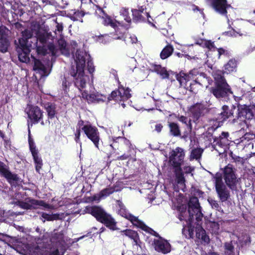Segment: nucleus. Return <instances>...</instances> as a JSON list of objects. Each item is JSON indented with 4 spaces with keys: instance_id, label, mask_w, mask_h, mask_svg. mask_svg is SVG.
<instances>
[{
    "instance_id": "33",
    "label": "nucleus",
    "mask_w": 255,
    "mask_h": 255,
    "mask_svg": "<svg viewBox=\"0 0 255 255\" xmlns=\"http://www.w3.org/2000/svg\"><path fill=\"white\" fill-rule=\"evenodd\" d=\"M45 109L48 113V117L53 118L55 114V106L51 103H47L45 105Z\"/></svg>"
},
{
    "instance_id": "60",
    "label": "nucleus",
    "mask_w": 255,
    "mask_h": 255,
    "mask_svg": "<svg viewBox=\"0 0 255 255\" xmlns=\"http://www.w3.org/2000/svg\"><path fill=\"white\" fill-rule=\"evenodd\" d=\"M188 232H189V235L191 237L192 236V235H193V230L191 227V224H188Z\"/></svg>"
},
{
    "instance_id": "17",
    "label": "nucleus",
    "mask_w": 255,
    "mask_h": 255,
    "mask_svg": "<svg viewBox=\"0 0 255 255\" xmlns=\"http://www.w3.org/2000/svg\"><path fill=\"white\" fill-rule=\"evenodd\" d=\"M29 118L38 122L42 118V112L38 107H30L27 112Z\"/></svg>"
},
{
    "instance_id": "8",
    "label": "nucleus",
    "mask_w": 255,
    "mask_h": 255,
    "mask_svg": "<svg viewBox=\"0 0 255 255\" xmlns=\"http://www.w3.org/2000/svg\"><path fill=\"white\" fill-rule=\"evenodd\" d=\"M211 92L217 98H225L232 94L229 86L227 83L215 85L211 90Z\"/></svg>"
},
{
    "instance_id": "20",
    "label": "nucleus",
    "mask_w": 255,
    "mask_h": 255,
    "mask_svg": "<svg viewBox=\"0 0 255 255\" xmlns=\"http://www.w3.org/2000/svg\"><path fill=\"white\" fill-rule=\"evenodd\" d=\"M174 169L175 182L179 185L180 189L183 190L185 187V178L182 172L181 168H179V169H178V168H176Z\"/></svg>"
},
{
    "instance_id": "37",
    "label": "nucleus",
    "mask_w": 255,
    "mask_h": 255,
    "mask_svg": "<svg viewBox=\"0 0 255 255\" xmlns=\"http://www.w3.org/2000/svg\"><path fill=\"white\" fill-rule=\"evenodd\" d=\"M9 46L8 40L5 37L0 38V51L5 52Z\"/></svg>"
},
{
    "instance_id": "64",
    "label": "nucleus",
    "mask_w": 255,
    "mask_h": 255,
    "mask_svg": "<svg viewBox=\"0 0 255 255\" xmlns=\"http://www.w3.org/2000/svg\"><path fill=\"white\" fill-rule=\"evenodd\" d=\"M138 10H139L140 12L141 13L143 12L144 8L143 7V6H141L139 8Z\"/></svg>"
},
{
    "instance_id": "32",
    "label": "nucleus",
    "mask_w": 255,
    "mask_h": 255,
    "mask_svg": "<svg viewBox=\"0 0 255 255\" xmlns=\"http://www.w3.org/2000/svg\"><path fill=\"white\" fill-rule=\"evenodd\" d=\"M203 151V150L200 148H196L192 149L190 156V160H192L194 159L197 160L200 159Z\"/></svg>"
},
{
    "instance_id": "25",
    "label": "nucleus",
    "mask_w": 255,
    "mask_h": 255,
    "mask_svg": "<svg viewBox=\"0 0 255 255\" xmlns=\"http://www.w3.org/2000/svg\"><path fill=\"white\" fill-rule=\"evenodd\" d=\"M52 37V36L50 32L44 30L39 31L37 34L36 40H38L42 44H45L48 39Z\"/></svg>"
},
{
    "instance_id": "45",
    "label": "nucleus",
    "mask_w": 255,
    "mask_h": 255,
    "mask_svg": "<svg viewBox=\"0 0 255 255\" xmlns=\"http://www.w3.org/2000/svg\"><path fill=\"white\" fill-rule=\"evenodd\" d=\"M108 99L109 101L112 99L115 100L116 101L120 100V98L119 96L118 90L113 91Z\"/></svg>"
},
{
    "instance_id": "13",
    "label": "nucleus",
    "mask_w": 255,
    "mask_h": 255,
    "mask_svg": "<svg viewBox=\"0 0 255 255\" xmlns=\"http://www.w3.org/2000/svg\"><path fill=\"white\" fill-rule=\"evenodd\" d=\"M154 245L155 250L158 252L167 254L171 251V246L169 243L161 238L158 240H154Z\"/></svg>"
},
{
    "instance_id": "53",
    "label": "nucleus",
    "mask_w": 255,
    "mask_h": 255,
    "mask_svg": "<svg viewBox=\"0 0 255 255\" xmlns=\"http://www.w3.org/2000/svg\"><path fill=\"white\" fill-rule=\"evenodd\" d=\"M205 46L209 49H211L214 47L213 43L210 41H206L205 42Z\"/></svg>"
},
{
    "instance_id": "63",
    "label": "nucleus",
    "mask_w": 255,
    "mask_h": 255,
    "mask_svg": "<svg viewBox=\"0 0 255 255\" xmlns=\"http://www.w3.org/2000/svg\"><path fill=\"white\" fill-rule=\"evenodd\" d=\"M206 255H219L218 254L215 252H210L207 254Z\"/></svg>"
},
{
    "instance_id": "30",
    "label": "nucleus",
    "mask_w": 255,
    "mask_h": 255,
    "mask_svg": "<svg viewBox=\"0 0 255 255\" xmlns=\"http://www.w3.org/2000/svg\"><path fill=\"white\" fill-rule=\"evenodd\" d=\"M173 51V48L171 45L166 46L160 53V58L165 59L169 57Z\"/></svg>"
},
{
    "instance_id": "41",
    "label": "nucleus",
    "mask_w": 255,
    "mask_h": 255,
    "mask_svg": "<svg viewBox=\"0 0 255 255\" xmlns=\"http://www.w3.org/2000/svg\"><path fill=\"white\" fill-rule=\"evenodd\" d=\"M104 22L105 25H110V26H111L112 27H113L114 28H115L117 26V22L116 21H114L113 20H112L109 16H107L105 18Z\"/></svg>"
},
{
    "instance_id": "48",
    "label": "nucleus",
    "mask_w": 255,
    "mask_h": 255,
    "mask_svg": "<svg viewBox=\"0 0 255 255\" xmlns=\"http://www.w3.org/2000/svg\"><path fill=\"white\" fill-rule=\"evenodd\" d=\"M48 48L50 52L52 55H56L57 54V50L55 46L53 44H50L48 45Z\"/></svg>"
},
{
    "instance_id": "49",
    "label": "nucleus",
    "mask_w": 255,
    "mask_h": 255,
    "mask_svg": "<svg viewBox=\"0 0 255 255\" xmlns=\"http://www.w3.org/2000/svg\"><path fill=\"white\" fill-rule=\"evenodd\" d=\"M37 50L39 53L45 55L47 53V49L45 46H37Z\"/></svg>"
},
{
    "instance_id": "55",
    "label": "nucleus",
    "mask_w": 255,
    "mask_h": 255,
    "mask_svg": "<svg viewBox=\"0 0 255 255\" xmlns=\"http://www.w3.org/2000/svg\"><path fill=\"white\" fill-rule=\"evenodd\" d=\"M56 23H57V25H56V30L59 32H61L63 30V25L62 23H58V22H56Z\"/></svg>"
},
{
    "instance_id": "14",
    "label": "nucleus",
    "mask_w": 255,
    "mask_h": 255,
    "mask_svg": "<svg viewBox=\"0 0 255 255\" xmlns=\"http://www.w3.org/2000/svg\"><path fill=\"white\" fill-rule=\"evenodd\" d=\"M122 211H121V214L124 216L126 218L128 219L135 226L140 228L141 229L146 231L147 232H150V231L154 232L155 234H157L154 231L151 230L150 228H148L147 226H146L142 221L138 220V219L129 214V213H125L124 215L122 214Z\"/></svg>"
},
{
    "instance_id": "5",
    "label": "nucleus",
    "mask_w": 255,
    "mask_h": 255,
    "mask_svg": "<svg viewBox=\"0 0 255 255\" xmlns=\"http://www.w3.org/2000/svg\"><path fill=\"white\" fill-rule=\"evenodd\" d=\"M185 157V152L183 149L180 147H176L173 149L170 153L169 157V164L174 168H181V165L183 162Z\"/></svg>"
},
{
    "instance_id": "19",
    "label": "nucleus",
    "mask_w": 255,
    "mask_h": 255,
    "mask_svg": "<svg viewBox=\"0 0 255 255\" xmlns=\"http://www.w3.org/2000/svg\"><path fill=\"white\" fill-rule=\"evenodd\" d=\"M205 79V74L201 73L199 74V76L192 83L190 84L189 87H187V89L190 91L196 93L198 91V89L200 87L199 81H202V79Z\"/></svg>"
},
{
    "instance_id": "9",
    "label": "nucleus",
    "mask_w": 255,
    "mask_h": 255,
    "mask_svg": "<svg viewBox=\"0 0 255 255\" xmlns=\"http://www.w3.org/2000/svg\"><path fill=\"white\" fill-rule=\"evenodd\" d=\"M82 129L87 137L94 143L95 145L98 148L100 136L97 128L92 127L90 125H88L84 126L82 128Z\"/></svg>"
},
{
    "instance_id": "26",
    "label": "nucleus",
    "mask_w": 255,
    "mask_h": 255,
    "mask_svg": "<svg viewBox=\"0 0 255 255\" xmlns=\"http://www.w3.org/2000/svg\"><path fill=\"white\" fill-rule=\"evenodd\" d=\"M106 97L99 93H94L90 94L89 98V103H99L100 102H104L106 100Z\"/></svg>"
},
{
    "instance_id": "31",
    "label": "nucleus",
    "mask_w": 255,
    "mask_h": 255,
    "mask_svg": "<svg viewBox=\"0 0 255 255\" xmlns=\"http://www.w3.org/2000/svg\"><path fill=\"white\" fill-rule=\"evenodd\" d=\"M196 235L199 239H201L205 242H209V237L206 235L205 231L202 228H198L196 229Z\"/></svg>"
},
{
    "instance_id": "43",
    "label": "nucleus",
    "mask_w": 255,
    "mask_h": 255,
    "mask_svg": "<svg viewBox=\"0 0 255 255\" xmlns=\"http://www.w3.org/2000/svg\"><path fill=\"white\" fill-rule=\"evenodd\" d=\"M63 239V235L61 233H55L53 235L51 241L53 242H59Z\"/></svg>"
},
{
    "instance_id": "4",
    "label": "nucleus",
    "mask_w": 255,
    "mask_h": 255,
    "mask_svg": "<svg viewBox=\"0 0 255 255\" xmlns=\"http://www.w3.org/2000/svg\"><path fill=\"white\" fill-rule=\"evenodd\" d=\"M88 210V212L94 216L98 221L104 224L111 230H116V223L115 220L103 209L94 206L89 208Z\"/></svg>"
},
{
    "instance_id": "22",
    "label": "nucleus",
    "mask_w": 255,
    "mask_h": 255,
    "mask_svg": "<svg viewBox=\"0 0 255 255\" xmlns=\"http://www.w3.org/2000/svg\"><path fill=\"white\" fill-rule=\"evenodd\" d=\"M34 66L33 70L37 71L42 76H47L48 73L47 72V69L45 66L42 64L40 61L35 58H33Z\"/></svg>"
},
{
    "instance_id": "21",
    "label": "nucleus",
    "mask_w": 255,
    "mask_h": 255,
    "mask_svg": "<svg viewBox=\"0 0 255 255\" xmlns=\"http://www.w3.org/2000/svg\"><path fill=\"white\" fill-rule=\"evenodd\" d=\"M205 110L204 106L201 104H196L191 109L194 118L198 120V119L203 115V111Z\"/></svg>"
},
{
    "instance_id": "23",
    "label": "nucleus",
    "mask_w": 255,
    "mask_h": 255,
    "mask_svg": "<svg viewBox=\"0 0 255 255\" xmlns=\"http://www.w3.org/2000/svg\"><path fill=\"white\" fill-rule=\"evenodd\" d=\"M236 242L231 241L229 242H226L224 245V253L225 255H236L235 251V245ZM239 252H238L239 254Z\"/></svg>"
},
{
    "instance_id": "38",
    "label": "nucleus",
    "mask_w": 255,
    "mask_h": 255,
    "mask_svg": "<svg viewBox=\"0 0 255 255\" xmlns=\"http://www.w3.org/2000/svg\"><path fill=\"white\" fill-rule=\"evenodd\" d=\"M120 15L123 16L125 20L127 22L130 23L131 22L130 17L129 16V12L128 8L122 7L120 10Z\"/></svg>"
},
{
    "instance_id": "34",
    "label": "nucleus",
    "mask_w": 255,
    "mask_h": 255,
    "mask_svg": "<svg viewBox=\"0 0 255 255\" xmlns=\"http://www.w3.org/2000/svg\"><path fill=\"white\" fill-rule=\"evenodd\" d=\"M170 131L174 136H179L180 135V131L178 125L174 123H170L169 124Z\"/></svg>"
},
{
    "instance_id": "59",
    "label": "nucleus",
    "mask_w": 255,
    "mask_h": 255,
    "mask_svg": "<svg viewBox=\"0 0 255 255\" xmlns=\"http://www.w3.org/2000/svg\"><path fill=\"white\" fill-rule=\"evenodd\" d=\"M229 136V133L228 132H223L221 134V135L220 136V137L221 138H227V137Z\"/></svg>"
},
{
    "instance_id": "18",
    "label": "nucleus",
    "mask_w": 255,
    "mask_h": 255,
    "mask_svg": "<svg viewBox=\"0 0 255 255\" xmlns=\"http://www.w3.org/2000/svg\"><path fill=\"white\" fill-rule=\"evenodd\" d=\"M0 173L9 181L17 180L16 175L11 173L6 165L1 161H0Z\"/></svg>"
},
{
    "instance_id": "51",
    "label": "nucleus",
    "mask_w": 255,
    "mask_h": 255,
    "mask_svg": "<svg viewBox=\"0 0 255 255\" xmlns=\"http://www.w3.org/2000/svg\"><path fill=\"white\" fill-rule=\"evenodd\" d=\"M7 31L8 30L5 26H0V35L1 37H4V36Z\"/></svg>"
},
{
    "instance_id": "27",
    "label": "nucleus",
    "mask_w": 255,
    "mask_h": 255,
    "mask_svg": "<svg viewBox=\"0 0 255 255\" xmlns=\"http://www.w3.org/2000/svg\"><path fill=\"white\" fill-rule=\"evenodd\" d=\"M118 94L120 97V101H125L129 99L131 95L128 88L125 89L123 87H120L118 89Z\"/></svg>"
},
{
    "instance_id": "16",
    "label": "nucleus",
    "mask_w": 255,
    "mask_h": 255,
    "mask_svg": "<svg viewBox=\"0 0 255 255\" xmlns=\"http://www.w3.org/2000/svg\"><path fill=\"white\" fill-rule=\"evenodd\" d=\"M236 106L234 105H232L230 108L226 105L223 106L222 107L223 111L221 113L218 119L222 122L226 120L233 115Z\"/></svg>"
},
{
    "instance_id": "15",
    "label": "nucleus",
    "mask_w": 255,
    "mask_h": 255,
    "mask_svg": "<svg viewBox=\"0 0 255 255\" xmlns=\"http://www.w3.org/2000/svg\"><path fill=\"white\" fill-rule=\"evenodd\" d=\"M28 141L30 149L33 157L34 162L36 164V170L37 171L39 172V170L41 168V166L42 165V159H41V158L39 157L37 151L35 149V147L34 146V142L31 139V138L29 137Z\"/></svg>"
},
{
    "instance_id": "35",
    "label": "nucleus",
    "mask_w": 255,
    "mask_h": 255,
    "mask_svg": "<svg viewBox=\"0 0 255 255\" xmlns=\"http://www.w3.org/2000/svg\"><path fill=\"white\" fill-rule=\"evenodd\" d=\"M20 214H21L20 213L15 214V213L10 212V211L7 212H5L4 211L0 210V222L5 221L6 218L10 216H13L14 215H17Z\"/></svg>"
},
{
    "instance_id": "28",
    "label": "nucleus",
    "mask_w": 255,
    "mask_h": 255,
    "mask_svg": "<svg viewBox=\"0 0 255 255\" xmlns=\"http://www.w3.org/2000/svg\"><path fill=\"white\" fill-rule=\"evenodd\" d=\"M151 70L152 72H155L160 74L163 78H168L169 75L167 71L164 68L162 67L160 65H154Z\"/></svg>"
},
{
    "instance_id": "39",
    "label": "nucleus",
    "mask_w": 255,
    "mask_h": 255,
    "mask_svg": "<svg viewBox=\"0 0 255 255\" xmlns=\"http://www.w3.org/2000/svg\"><path fill=\"white\" fill-rule=\"evenodd\" d=\"M132 15L133 16V20L136 21L142 20L144 19L139 10L133 9L132 10Z\"/></svg>"
},
{
    "instance_id": "3",
    "label": "nucleus",
    "mask_w": 255,
    "mask_h": 255,
    "mask_svg": "<svg viewBox=\"0 0 255 255\" xmlns=\"http://www.w3.org/2000/svg\"><path fill=\"white\" fill-rule=\"evenodd\" d=\"M32 33L30 30L25 29L22 32V37L19 39L20 47L17 48L19 60L22 62L29 61V54L32 47Z\"/></svg>"
},
{
    "instance_id": "58",
    "label": "nucleus",
    "mask_w": 255,
    "mask_h": 255,
    "mask_svg": "<svg viewBox=\"0 0 255 255\" xmlns=\"http://www.w3.org/2000/svg\"><path fill=\"white\" fill-rule=\"evenodd\" d=\"M162 128V126L160 124H158V125H156V126H155V130L157 132H160Z\"/></svg>"
},
{
    "instance_id": "12",
    "label": "nucleus",
    "mask_w": 255,
    "mask_h": 255,
    "mask_svg": "<svg viewBox=\"0 0 255 255\" xmlns=\"http://www.w3.org/2000/svg\"><path fill=\"white\" fill-rule=\"evenodd\" d=\"M206 1L221 14L227 13L226 8L228 5L226 0H206Z\"/></svg>"
},
{
    "instance_id": "46",
    "label": "nucleus",
    "mask_w": 255,
    "mask_h": 255,
    "mask_svg": "<svg viewBox=\"0 0 255 255\" xmlns=\"http://www.w3.org/2000/svg\"><path fill=\"white\" fill-rule=\"evenodd\" d=\"M235 123H238L239 128H240L241 129H244L245 126L247 125L246 120L244 119V118L240 119L239 120L236 121Z\"/></svg>"
},
{
    "instance_id": "1",
    "label": "nucleus",
    "mask_w": 255,
    "mask_h": 255,
    "mask_svg": "<svg viewBox=\"0 0 255 255\" xmlns=\"http://www.w3.org/2000/svg\"><path fill=\"white\" fill-rule=\"evenodd\" d=\"M90 58V55L86 51L80 49L77 50L74 56L76 66H72L70 74L74 78L75 85L79 90L85 87L88 79L84 73L86 61L89 73H92L94 71V66Z\"/></svg>"
},
{
    "instance_id": "47",
    "label": "nucleus",
    "mask_w": 255,
    "mask_h": 255,
    "mask_svg": "<svg viewBox=\"0 0 255 255\" xmlns=\"http://www.w3.org/2000/svg\"><path fill=\"white\" fill-rule=\"evenodd\" d=\"M38 255H63L59 253L58 250H55L51 253H47L46 252L40 253Z\"/></svg>"
},
{
    "instance_id": "42",
    "label": "nucleus",
    "mask_w": 255,
    "mask_h": 255,
    "mask_svg": "<svg viewBox=\"0 0 255 255\" xmlns=\"http://www.w3.org/2000/svg\"><path fill=\"white\" fill-rule=\"evenodd\" d=\"M208 201L213 208H214L219 211L221 210V211L223 212V210H221L219 204L217 201L214 200L213 199H208Z\"/></svg>"
},
{
    "instance_id": "56",
    "label": "nucleus",
    "mask_w": 255,
    "mask_h": 255,
    "mask_svg": "<svg viewBox=\"0 0 255 255\" xmlns=\"http://www.w3.org/2000/svg\"><path fill=\"white\" fill-rule=\"evenodd\" d=\"M90 95L88 94L87 92L84 91L82 93V96L83 98L86 99L87 100V101L89 102V98Z\"/></svg>"
},
{
    "instance_id": "50",
    "label": "nucleus",
    "mask_w": 255,
    "mask_h": 255,
    "mask_svg": "<svg viewBox=\"0 0 255 255\" xmlns=\"http://www.w3.org/2000/svg\"><path fill=\"white\" fill-rule=\"evenodd\" d=\"M42 217L48 221H52L56 218V216L55 215L51 216L47 214H43Z\"/></svg>"
},
{
    "instance_id": "36",
    "label": "nucleus",
    "mask_w": 255,
    "mask_h": 255,
    "mask_svg": "<svg viewBox=\"0 0 255 255\" xmlns=\"http://www.w3.org/2000/svg\"><path fill=\"white\" fill-rule=\"evenodd\" d=\"M236 63L235 60H231L225 66V72L227 73L234 71L236 68Z\"/></svg>"
},
{
    "instance_id": "62",
    "label": "nucleus",
    "mask_w": 255,
    "mask_h": 255,
    "mask_svg": "<svg viewBox=\"0 0 255 255\" xmlns=\"http://www.w3.org/2000/svg\"><path fill=\"white\" fill-rule=\"evenodd\" d=\"M128 157V156L124 155H122V156H121L119 157L118 159H121V160H123V159H127Z\"/></svg>"
},
{
    "instance_id": "10",
    "label": "nucleus",
    "mask_w": 255,
    "mask_h": 255,
    "mask_svg": "<svg viewBox=\"0 0 255 255\" xmlns=\"http://www.w3.org/2000/svg\"><path fill=\"white\" fill-rule=\"evenodd\" d=\"M11 204H15L23 209H31L32 206L34 205L43 206L45 208H49V205L45 203L43 201L30 199H28L26 202H23L17 200L16 201L11 202Z\"/></svg>"
},
{
    "instance_id": "40",
    "label": "nucleus",
    "mask_w": 255,
    "mask_h": 255,
    "mask_svg": "<svg viewBox=\"0 0 255 255\" xmlns=\"http://www.w3.org/2000/svg\"><path fill=\"white\" fill-rule=\"evenodd\" d=\"M115 191V189L113 188L110 187L106 188L102 190L100 192V197H103L104 196H107L110 194L113 193Z\"/></svg>"
},
{
    "instance_id": "44",
    "label": "nucleus",
    "mask_w": 255,
    "mask_h": 255,
    "mask_svg": "<svg viewBox=\"0 0 255 255\" xmlns=\"http://www.w3.org/2000/svg\"><path fill=\"white\" fill-rule=\"evenodd\" d=\"M58 43L62 53H64V51H65V52H67L66 50V43L65 40L63 39H60L58 41Z\"/></svg>"
},
{
    "instance_id": "2",
    "label": "nucleus",
    "mask_w": 255,
    "mask_h": 255,
    "mask_svg": "<svg viewBox=\"0 0 255 255\" xmlns=\"http://www.w3.org/2000/svg\"><path fill=\"white\" fill-rule=\"evenodd\" d=\"M179 211H180L179 215V220L180 221H186L187 224L191 223L194 216L197 221H201L203 217L198 199L196 197H192L190 199L188 203V211H186V208L184 207H180Z\"/></svg>"
},
{
    "instance_id": "6",
    "label": "nucleus",
    "mask_w": 255,
    "mask_h": 255,
    "mask_svg": "<svg viewBox=\"0 0 255 255\" xmlns=\"http://www.w3.org/2000/svg\"><path fill=\"white\" fill-rule=\"evenodd\" d=\"M223 178L230 189L234 190L236 188L238 179L235 174V170L232 165L228 164L224 168Z\"/></svg>"
},
{
    "instance_id": "11",
    "label": "nucleus",
    "mask_w": 255,
    "mask_h": 255,
    "mask_svg": "<svg viewBox=\"0 0 255 255\" xmlns=\"http://www.w3.org/2000/svg\"><path fill=\"white\" fill-rule=\"evenodd\" d=\"M252 107L246 105L240 106L238 107V114L237 119H234L232 123H235V121L240 119L250 120L254 117V114L252 111Z\"/></svg>"
},
{
    "instance_id": "24",
    "label": "nucleus",
    "mask_w": 255,
    "mask_h": 255,
    "mask_svg": "<svg viewBox=\"0 0 255 255\" xmlns=\"http://www.w3.org/2000/svg\"><path fill=\"white\" fill-rule=\"evenodd\" d=\"M122 235L126 236L132 239L136 245H139V241L138 234L135 231L131 230H126L121 232Z\"/></svg>"
},
{
    "instance_id": "29",
    "label": "nucleus",
    "mask_w": 255,
    "mask_h": 255,
    "mask_svg": "<svg viewBox=\"0 0 255 255\" xmlns=\"http://www.w3.org/2000/svg\"><path fill=\"white\" fill-rule=\"evenodd\" d=\"M213 77L215 81V85L221 84L222 83H227L223 76V72L220 70H217L213 73Z\"/></svg>"
},
{
    "instance_id": "52",
    "label": "nucleus",
    "mask_w": 255,
    "mask_h": 255,
    "mask_svg": "<svg viewBox=\"0 0 255 255\" xmlns=\"http://www.w3.org/2000/svg\"><path fill=\"white\" fill-rule=\"evenodd\" d=\"M183 170H184V172L185 173H190L193 170V168H192L191 166H185L183 168Z\"/></svg>"
},
{
    "instance_id": "54",
    "label": "nucleus",
    "mask_w": 255,
    "mask_h": 255,
    "mask_svg": "<svg viewBox=\"0 0 255 255\" xmlns=\"http://www.w3.org/2000/svg\"><path fill=\"white\" fill-rule=\"evenodd\" d=\"M178 119L179 120V121L187 125V122L188 121V119L187 117L181 116L178 117Z\"/></svg>"
},
{
    "instance_id": "7",
    "label": "nucleus",
    "mask_w": 255,
    "mask_h": 255,
    "mask_svg": "<svg viewBox=\"0 0 255 255\" xmlns=\"http://www.w3.org/2000/svg\"><path fill=\"white\" fill-rule=\"evenodd\" d=\"M215 188L218 196L222 202L227 201L230 197V192L222 180L220 174H216L215 177Z\"/></svg>"
},
{
    "instance_id": "57",
    "label": "nucleus",
    "mask_w": 255,
    "mask_h": 255,
    "mask_svg": "<svg viewBox=\"0 0 255 255\" xmlns=\"http://www.w3.org/2000/svg\"><path fill=\"white\" fill-rule=\"evenodd\" d=\"M75 136H76V138H75V140L77 142L78 141L79 139V138H80V129H78L76 131V132L75 133Z\"/></svg>"
},
{
    "instance_id": "61",
    "label": "nucleus",
    "mask_w": 255,
    "mask_h": 255,
    "mask_svg": "<svg viewBox=\"0 0 255 255\" xmlns=\"http://www.w3.org/2000/svg\"><path fill=\"white\" fill-rule=\"evenodd\" d=\"M218 51L219 53V57H220L222 54H223L225 52V50L223 48L218 49Z\"/></svg>"
}]
</instances>
